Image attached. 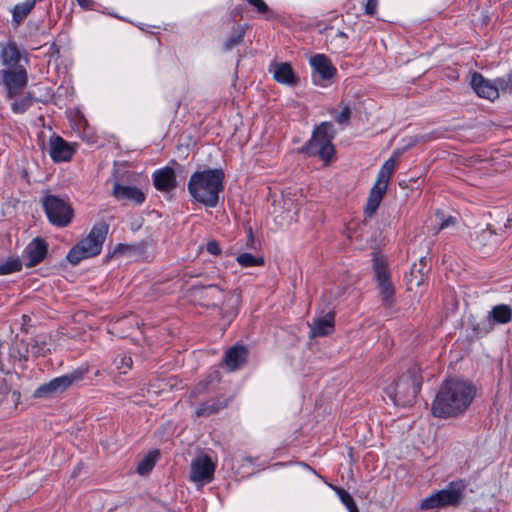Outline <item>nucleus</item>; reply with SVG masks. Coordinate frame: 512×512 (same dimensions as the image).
Wrapping results in <instances>:
<instances>
[{
	"mask_svg": "<svg viewBox=\"0 0 512 512\" xmlns=\"http://www.w3.org/2000/svg\"><path fill=\"white\" fill-rule=\"evenodd\" d=\"M224 179L225 173L221 168L196 171L188 181V192L195 201L214 208L218 205L219 194L224 190Z\"/></svg>",
	"mask_w": 512,
	"mask_h": 512,
	"instance_id": "obj_2",
	"label": "nucleus"
},
{
	"mask_svg": "<svg viewBox=\"0 0 512 512\" xmlns=\"http://www.w3.org/2000/svg\"><path fill=\"white\" fill-rule=\"evenodd\" d=\"M247 28V25L238 24L233 26L229 37L223 45V50L226 52L231 51L234 47L242 44Z\"/></svg>",
	"mask_w": 512,
	"mask_h": 512,
	"instance_id": "obj_27",
	"label": "nucleus"
},
{
	"mask_svg": "<svg viewBox=\"0 0 512 512\" xmlns=\"http://www.w3.org/2000/svg\"><path fill=\"white\" fill-rule=\"evenodd\" d=\"M206 250L211 255H215V256L220 255L221 252H222V250L220 248V245H219V243L216 240L208 241L207 244H206Z\"/></svg>",
	"mask_w": 512,
	"mask_h": 512,
	"instance_id": "obj_44",
	"label": "nucleus"
},
{
	"mask_svg": "<svg viewBox=\"0 0 512 512\" xmlns=\"http://www.w3.org/2000/svg\"><path fill=\"white\" fill-rule=\"evenodd\" d=\"M35 3L36 0H25L23 3L17 4L12 11L13 21L19 24L32 10Z\"/></svg>",
	"mask_w": 512,
	"mask_h": 512,
	"instance_id": "obj_34",
	"label": "nucleus"
},
{
	"mask_svg": "<svg viewBox=\"0 0 512 512\" xmlns=\"http://www.w3.org/2000/svg\"><path fill=\"white\" fill-rule=\"evenodd\" d=\"M237 262L242 267H253V266H261L264 264V259L262 257H255L251 253H241L237 256Z\"/></svg>",
	"mask_w": 512,
	"mask_h": 512,
	"instance_id": "obj_36",
	"label": "nucleus"
},
{
	"mask_svg": "<svg viewBox=\"0 0 512 512\" xmlns=\"http://www.w3.org/2000/svg\"><path fill=\"white\" fill-rule=\"evenodd\" d=\"M77 149L76 143H69L66 141L65 151H66V162H68L71 157L74 155Z\"/></svg>",
	"mask_w": 512,
	"mask_h": 512,
	"instance_id": "obj_46",
	"label": "nucleus"
},
{
	"mask_svg": "<svg viewBox=\"0 0 512 512\" xmlns=\"http://www.w3.org/2000/svg\"><path fill=\"white\" fill-rule=\"evenodd\" d=\"M0 49V59L5 68H24L21 62H27V59L14 41L0 43Z\"/></svg>",
	"mask_w": 512,
	"mask_h": 512,
	"instance_id": "obj_14",
	"label": "nucleus"
},
{
	"mask_svg": "<svg viewBox=\"0 0 512 512\" xmlns=\"http://www.w3.org/2000/svg\"><path fill=\"white\" fill-rule=\"evenodd\" d=\"M220 309H221L222 317L229 319V321H231L237 315L236 309H231V310L226 311V312H224V308L223 307H221Z\"/></svg>",
	"mask_w": 512,
	"mask_h": 512,
	"instance_id": "obj_49",
	"label": "nucleus"
},
{
	"mask_svg": "<svg viewBox=\"0 0 512 512\" xmlns=\"http://www.w3.org/2000/svg\"><path fill=\"white\" fill-rule=\"evenodd\" d=\"M145 245L144 243L139 244H124L119 243L112 252V256L116 255H124L128 257H133L136 255H140L144 252Z\"/></svg>",
	"mask_w": 512,
	"mask_h": 512,
	"instance_id": "obj_32",
	"label": "nucleus"
},
{
	"mask_svg": "<svg viewBox=\"0 0 512 512\" xmlns=\"http://www.w3.org/2000/svg\"><path fill=\"white\" fill-rule=\"evenodd\" d=\"M273 78L275 81L285 85H296L299 81L290 63H276L273 65Z\"/></svg>",
	"mask_w": 512,
	"mask_h": 512,
	"instance_id": "obj_21",
	"label": "nucleus"
},
{
	"mask_svg": "<svg viewBox=\"0 0 512 512\" xmlns=\"http://www.w3.org/2000/svg\"><path fill=\"white\" fill-rule=\"evenodd\" d=\"M94 375H95L96 377H97V376H99V375H100V371H99V370H96V371L94 372Z\"/></svg>",
	"mask_w": 512,
	"mask_h": 512,
	"instance_id": "obj_52",
	"label": "nucleus"
},
{
	"mask_svg": "<svg viewBox=\"0 0 512 512\" xmlns=\"http://www.w3.org/2000/svg\"><path fill=\"white\" fill-rule=\"evenodd\" d=\"M65 93H66V97H67V96H68V94H69V91H68V88H67V87H66Z\"/></svg>",
	"mask_w": 512,
	"mask_h": 512,
	"instance_id": "obj_55",
	"label": "nucleus"
},
{
	"mask_svg": "<svg viewBox=\"0 0 512 512\" xmlns=\"http://www.w3.org/2000/svg\"><path fill=\"white\" fill-rule=\"evenodd\" d=\"M227 400H210L204 403H201L196 410V415L198 417H209L213 414L218 413L222 409L227 406Z\"/></svg>",
	"mask_w": 512,
	"mask_h": 512,
	"instance_id": "obj_26",
	"label": "nucleus"
},
{
	"mask_svg": "<svg viewBox=\"0 0 512 512\" xmlns=\"http://www.w3.org/2000/svg\"><path fill=\"white\" fill-rule=\"evenodd\" d=\"M334 321V312H328L326 315L315 319L311 325V336L324 337L330 335L334 330Z\"/></svg>",
	"mask_w": 512,
	"mask_h": 512,
	"instance_id": "obj_22",
	"label": "nucleus"
},
{
	"mask_svg": "<svg viewBox=\"0 0 512 512\" xmlns=\"http://www.w3.org/2000/svg\"><path fill=\"white\" fill-rule=\"evenodd\" d=\"M77 3L85 10L93 9L95 5L93 0H77Z\"/></svg>",
	"mask_w": 512,
	"mask_h": 512,
	"instance_id": "obj_48",
	"label": "nucleus"
},
{
	"mask_svg": "<svg viewBox=\"0 0 512 512\" xmlns=\"http://www.w3.org/2000/svg\"><path fill=\"white\" fill-rule=\"evenodd\" d=\"M30 264L36 265L41 262L46 254V245L40 239H35L27 248Z\"/></svg>",
	"mask_w": 512,
	"mask_h": 512,
	"instance_id": "obj_28",
	"label": "nucleus"
},
{
	"mask_svg": "<svg viewBox=\"0 0 512 512\" xmlns=\"http://www.w3.org/2000/svg\"><path fill=\"white\" fill-rule=\"evenodd\" d=\"M378 7V0H366L365 3V14L369 16H373Z\"/></svg>",
	"mask_w": 512,
	"mask_h": 512,
	"instance_id": "obj_45",
	"label": "nucleus"
},
{
	"mask_svg": "<svg viewBox=\"0 0 512 512\" xmlns=\"http://www.w3.org/2000/svg\"><path fill=\"white\" fill-rule=\"evenodd\" d=\"M248 350L243 345H234L229 348L224 356L223 363L229 371L240 369L247 361Z\"/></svg>",
	"mask_w": 512,
	"mask_h": 512,
	"instance_id": "obj_19",
	"label": "nucleus"
},
{
	"mask_svg": "<svg viewBox=\"0 0 512 512\" xmlns=\"http://www.w3.org/2000/svg\"><path fill=\"white\" fill-rule=\"evenodd\" d=\"M334 137L335 130L332 122H322L315 126L311 138L299 149V152L309 157H318L328 164L335 154L332 143Z\"/></svg>",
	"mask_w": 512,
	"mask_h": 512,
	"instance_id": "obj_4",
	"label": "nucleus"
},
{
	"mask_svg": "<svg viewBox=\"0 0 512 512\" xmlns=\"http://www.w3.org/2000/svg\"><path fill=\"white\" fill-rule=\"evenodd\" d=\"M430 271V266L427 265V258L421 257L419 263H414L410 269V278L408 284H415L417 287L425 282V277Z\"/></svg>",
	"mask_w": 512,
	"mask_h": 512,
	"instance_id": "obj_23",
	"label": "nucleus"
},
{
	"mask_svg": "<svg viewBox=\"0 0 512 512\" xmlns=\"http://www.w3.org/2000/svg\"><path fill=\"white\" fill-rule=\"evenodd\" d=\"M113 366L119 374H127L133 366V359L130 353L122 352L113 359Z\"/></svg>",
	"mask_w": 512,
	"mask_h": 512,
	"instance_id": "obj_33",
	"label": "nucleus"
},
{
	"mask_svg": "<svg viewBox=\"0 0 512 512\" xmlns=\"http://www.w3.org/2000/svg\"><path fill=\"white\" fill-rule=\"evenodd\" d=\"M48 153L54 162L64 161V140L60 136L50 138Z\"/></svg>",
	"mask_w": 512,
	"mask_h": 512,
	"instance_id": "obj_31",
	"label": "nucleus"
},
{
	"mask_svg": "<svg viewBox=\"0 0 512 512\" xmlns=\"http://www.w3.org/2000/svg\"><path fill=\"white\" fill-rule=\"evenodd\" d=\"M352 111L348 105H345L341 112L335 117V120L339 124H347L351 118Z\"/></svg>",
	"mask_w": 512,
	"mask_h": 512,
	"instance_id": "obj_41",
	"label": "nucleus"
},
{
	"mask_svg": "<svg viewBox=\"0 0 512 512\" xmlns=\"http://www.w3.org/2000/svg\"><path fill=\"white\" fill-rule=\"evenodd\" d=\"M28 81L25 68H3L0 70V83L7 91V97L12 99L26 87Z\"/></svg>",
	"mask_w": 512,
	"mask_h": 512,
	"instance_id": "obj_9",
	"label": "nucleus"
},
{
	"mask_svg": "<svg viewBox=\"0 0 512 512\" xmlns=\"http://www.w3.org/2000/svg\"><path fill=\"white\" fill-rule=\"evenodd\" d=\"M154 187L161 192H171L177 187L175 172L170 167L157 169L152 174Z\"/></svg>",
	"mask_w": 512,
	"mask_h": 512,
	"instance_id": "obj_18",
	"label": "nucleus"
},
{
	"mask_svg": "<svg viewBox=\"0 0 512 512\" xmlns=\"http://www.w3.org/2000/svg\"><path fill=\"white\" fill-rule=\"evenodd\" d=\"M249 236H252V228H249Z\"/></svg>",
	"mask_w": 512,
	"mask_h": 512,
	"instance_id": "obj_54",
	"label": "nucleus"
},
{
	"mask_svg": "<svg viewBox=\"0 0 512 512\" xmlns=\"http://www.w3.org/2000/svg\"><path fill=\"white\" fill-rule=\"evenodd\" d=\"M395 168H396V160L393 155L384 162V164L381 166L380 169H382L386 174L392 176Z\"/></svg>",
	"mask_w": 512,
	"mask_h": 512,
	"instance_id": "obj_42",
	"label": "nucleus"
},
{
	"mask_svg": "<svg viewBox=\"0 0 512 512\" xmlns=\"http://www.w3.org/2000/svg\"><path fill=\"white\" fill-rule=\"evenodd\" d=\"M456 219L454 217H448L447 219L443 220L439 226V229H445L448 226L454 224Z\"/></svg>",
	"mask_w": 512,
	"mask_h": 512,
	"instance_id": "obj_50",
	"label": "nucleus"
},
{
	"mask_svg": "<svg viewBox=\"0 0 512 512\" xmlns=\"http://www.w3.org/2000/svg\"><path fill=\"white\" fill-rule=\"evenodd\" d=\"M466 484L463 480L450 482L445 489L429 495L420 502L421 510L457 506L463 499Z\"/></svg>",
	"mask_w": 512,
	"mask_h": 512,
	"instance_id": "obj_6",
	"label": "nucleus"
},
{
	"mask_svg": "<svg viewBox=\"0 0 512 512\" xmlns=\"http://www.w3.org/2000/svg\"><path fill=\"white\" fill-rule=\"evenodd\" d=\"M22 269V263L17 258H9L0 264V275H8L18 272Z\"/></svg>",
	"mask_w": 512,
	"mask_h": 512,
	"instance_id": "obj_37",
	"label": "nucleus"
},
{
	"mask_svg": "<svg viewBox=\"0 0 512 512\" xmlns=\"http://www.w3.org/2000/svg\"><path fill=\"white\" fill-rule=\"evenodd\" d=\"M336 36L340 37V38H347L348 37L347 34L344 31H338Z\"/></svg>",
	"mask_w": 512,
	"mask_h": 512,
	"instance_id": "obj_51",
	"label": "nucleus"
},
{
	"mask_svg": "<svg viewBox=\"0 0 512 512\" xmlns=\"http://www.w3.org/2000/svg\"><path fill=\"white\" fill-rule=\"evenodd\" d=\"M387 191L386 187L379 186L374 184L373 187L370 190L366 207H365V213L368 216H372L376 210L378 209L385 193Z\"/></svg>",
	"mask_w": 512,
	"mask_h": 512,
	"instance_id": "obj_25",
	"label": "nucleus"
},
{
	"mask_svg": "<svg viewBox=\"0 0 512 512\" xmlns=\"http://www.w3.org/2000/svg\"><path fill=\"white\" fill-rule=\"evenodd\" d=\"M490 316L495 323L507 324L512 320V309L509 305L499 304L492 308Z\"/></svg>",
	"mask_w": 512,
	"mask_h": 512,
	"instance_id": "obj_30",
	"label": "nucleus"
},
{
	"mask_svg": "<svg viewBox=\"0 0 512 512\" xmlns=\"http://www.w3.org/2000/svg\"><path fill=\"white\" fill-rule=\"evenodd\" d=\"M501 243V237L495 233L489 226L478 232L473 239V245L476 249L485 255L495 251Z\"/></svg>",
	"mask_w": 512,
	"mask_h": 512,
	"instance_id": "obj_17",
	"label": "nucleus"
},
{
	"mask_svg": "<svg viewBox=\"0 0 512 512\" xmlns=\"http://www.w3.org/2000/svg\"><path fill=\"white\" fill-rule=\"evenodd\" d=\"M373 270L382 301L386 306L390 307L394 304L395 290L390 280V273L386 259L380 256H375L373 258Z\"/></svg>",
	"mask_w": 512,
	"mask_h": 512,
	"instance_id": "obj_7",
	"label": "nucleus"
},
{
	"mask_svg": "<svg viewBox=\"0 0 512 512\" xmlns=\"http://www.w3.org/2000/svg\"><path fill=\"white\" fill-rule=\"evenodd\" d=\"M309 64L312 68L313 82L318 86H328L337 75L336 67L325 54L313 55L309 60Z\"/></svg>",
	"mask_w": 512,
	"mask_h": 512,
	"instance_id": "obj_8",
	"label": "nucleus"
},
{
	"mask_svg": "<svg viewBox=\"0 0 512 512\" xmlns=\"http://www.w3.org/2000/svg\"><path fill=\"white\" fill-rule=\"evenodd\" d=\"M422 384V368L419 364L412 363L394 383L385 388V393L394 405L409 407L415 403Z\"/></svg>",
	"mask_w": 512,
	"mask_h": 512,
	"instance_id": "obj_3",
	"label": "nucleus"
},
{
	"mask_svg": "<svg viewBox=\"0 0 512 512\" xmlns=\"http://www.w3.org/2000/svg\"><path fill=\"white\" fill-rule=\"evenodd\" d=\"M108 231L109 224L105 222L94 224L89 234L70 249L66 259L73 265H77L83 259L99 255Z\"/></svg>",
	"mask_w": 512,
	"mask_h": 512,
	"instance_id": "obj_5",
	"label": "nucleus"
},
{
	"mask_svg": "<svg viewBox=\"0 0 512 512\" xmlns=\"http://www.w3.org/2000/svg\"><path fill=\"white\" fill-rule=\"evenodd\" d=\"M73 217H74L73 208L68 202H66V208H65L66 226L69 225V223L72 221Z\"/></svg>",
	"mask_w": 512,
	"mask_h": 512,
	"instance_id": "obj_47",
	"label": "nucleus"
},
{
	"mask_svg": "<svg viewBox=\"0 0 512 512\" xmlns=\"http://www.w3.org/2000/svg\"><path fill=\"white\" fill-rule=\"evenodd\" d=\"M471 86L475 93L484 99L494 101L499 97V89L494 81L486 79L482 74L475 72L472 75Z\"/></svg>",
	"mask_w": 512,
	"mask_h": 512,
	"instance_id": "obj_13",
	"label": "nucleus"
},
{
	"mask_svg": "<svg viewBox=\"0 0 512 512\" xmlns=\"http://www.w3.org/2000/svg\"><path fill=\"white\" fill-rule=\"evenodd\" d=\"M112 195L118 201H125L134 205H141L146 200V195L141 189L118 182L113 184Z\"/></svg>",
	"mask_w": 512,
	"mask_h": 512,
	"instance_id": "obj_16",
	"label": "nucleus"
},
{
	"mask_svg": "<svg viewBox=\"0 0 512 512\" xmlns=\"http://www.w3.org/2000/svg\"><path fill=\"white\" fill-rule=\"evenodd\" d=\"M390 179H391V176L386 174L382 169H380L377 174V179H376L375 184L388 188Z\"/></svg>",
	"mask_w": 512,
	"mask_h": 512,
	"instance_id": "obj_43",
	"label": "nucleus"
},
{
	"mask_svg": "<svg viewBox=\"0 0 512 512\" xmlns=\"http://www.w3.org/2000/svg\"><path fill=\"white\" fill-rule=\"evenodd\" d=\"M71 129L85 142L96 143L97 137L94 129L89 125L87 119L79 108L66 113Z\"/></svg>",
	"mask_w": 512,
	"mask_h": 512,
	"instance_id": "obj_11",
	"label": "nucleus"
},
{
	"mask_svg": "<svg viewBox=\"0 0 512 512\" xmlns=\"http://www.w3.org/2000/svg\"><path fill=\"white\" fill-rule=\"evenodd\" d=\"M49 221L58 227L64 226V201L54 195H46L42 200Z\"/></svg>",
	"mask_w": 512,
	"mask_h": 512,
	"instance_id": "obj_15",
	"label": "nucleus"
},
{
	"mask_svg": "<svg viewBox=\"0 0 512 512\" xmlns=\"http://www.w3.org/2000/svg\"><path fill=\"white\" fill-rule=\"evenodd\" d=\"M126 175H138V174H137V173H135V172H129V173H127Z\"/></svg>",
	"mask_w": 512,
	"mask_h": 512,
	"instance_id": "obj_53",
	"label": "nucleus"
},
{
	"mask_svg": "<svg viewBox=\"0 0 512 512\" xmlns=\"http://www.w3.org/2000/svg\"><path fill=\"white\" fill-rule=\"evenodd\" d=\"M159 451L158 450H152L147 455H145L138 463L137 466V473L139 475H147L149 474L152 469L154 468L157 460L159 459Z\"/></svg>",
	"mask_w": 512,
	"mask_h": 512,
	"instance_id": "obj_29",
	"label": "nucleus"
},
{
	"mask_svg": "<svg viewBox=\"0 0 512 512\" xmlns=\"http://www.w3.org/2000/svg\"><path fill=\"white\" fill-rule=\"evenodd\" d=\"M88 373L89 367L83 365L73 372L66 374V387L71 385L85 386L94 384L93 378L89 376Z\"/></svg>",
	"mask_w": 512,
	"mask_h": 512,
	"instance_id": "obj_24",
	"label": "nucleus"
},
{
	"mask_svg": "<svg viewBox=\"0 0 512 512\" xmlns=\"http://www.w3.org/2000/svg\"><path fill=\"white\" fill-rule=\"evenodd\" d=\"M475 396L474 386L465 380L450 378L442 381L431 405L437 418L447 419L463 414Z\"/></svg>",
	"mask_w": 512,
	"mask_h": 512,
	"instance_id": "obj_1",
	"label": "nucleus"
},
{
	"mask_svg": "<svg viewBox=\"0 0 512 512\" xmlns=\"http://www.w3.org/2000/svg\"><path fill=\"white\" fill-rule=\"evenodd\" d=\"M64 391V376L56 377L39 386L33 393L34 398L51 400Z\"/></svg>",
	"mask_w": 512,
	"mask_h": 512,
	"instance_id": "obj_20",
	"label": "nucleus"
},
{
	"mask_svg": "<svg viewBox=\"0 0 512 512\" xmlns=\"http://www.w3.org/2000/svg\"><path fill=\"white\" fill-rule=\"evenodd\" d=\"M216 464L207 454L197 456L191 462L190 480L198 484H207L213 480Z\"/></svg>",
	"mask_w": 512,
	"mask_h": 512,
	"instance_id": "obj_10",
	"label": "nucleus"
},
{
	"mask_svg": "<svg viewBox=\"0 0 512 512\" xmlns=\"http://www.w3.org/2000/svg\"><path fill=\"white\" fill-rule=\"evenodd\" d=\"M335 492L349 512H359L356 502L348 491L338 487L335 488Z\"/></svg>",
	"mask_w": 512,
	"mask_h": 512,
	"instance_id": "obj_35",
	"label": "nucleus"
},
{
	"mask_svg": "<svg viewBox=\"0 0 512 512\" xmlns=\"http://www.w3.org/2000/svg\"><path fill=\"white\" fill-rule=\"evenodd\" d=\"M496 83L499 91L512 94V70L504 76L497 77Z\"/></svg>",
	"mask_w": 512,
	"mask_h": 512,
	"instance_id": "obj_39",
	"label": "nucleus"
},
{
	"mask_svg": "<svg viewBox=\"0 0 512 512\" xmlns=\"http://www.w3.org/2000/svg\"><path fill=\"white\" fill-rule=\"evenodd\" d=\"M194 290L202 300V305L206 307H216L223 304L229 295L217 284L195 286Z\"/></svg>",
	"mask_w": 512,
	"mask_h": 512,
	"instance_id": "obj_12",
	"label": "nucleus"
},
{
	"mask_svg": "<svg viewBox=\"0 0 512 512\" xmlns=\"http://www.w3.org/2000/svg\"><path fill=\"white\" fill-rule=\"evenodd\" d=\"M32 104V98L30 95L22 96L21 98L15 97V100L11 103L13 112L17 114L24 113Z\"/></svg>",
	"mask_w": 512,
	"mask_h": 512,
	"instance_id": "obj_38",
	"label": "nucleus"
},
{
	"mask_svg": "<svg viewBox=\"0 0 512 512\" xmlns=\"http://www.w3.org/2000/svg\"><path fill=\"white\" fill-rule=\"evenodd\" d=\"M259 14H271L269 6L264 0H246Z\"/></svg>",
	"mask_w": 512,
	"mask_h": 512,
	"instance_id": "obj_40",
	"label": "nucleus"
}]
</instances>
